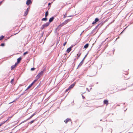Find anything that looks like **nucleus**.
I'll use <instances>...</instances> for the list:
<instances>
[{
  "label": "nucleus",
  "mask_w": 133,
  "mask_h": 133,
  "mask_svg": "<svg viewBox=\"0 0 133 133\" xmlns=\"http://www.w3.org/2000/svg\"><path fill=\"white\" fill-rule=\"evenodd\" d=\"M50 24V23L49 22H47L46 23L42 25V26L41 27V29H43L47 27Z\"/></svg>",
  "instance_id": "f257e3e1"
},
{
  "label": "nucleus",
  "mask_w": 133,
  "mask_h": 133,
  "mask_svg": "<svg viewBox=\"0 0 133 133\" xmlns=\"http://www.w3.org/2000/svg\"><path fill=\"white\" fill-rule=\"evenodd\" d=\"M64 25H65L64 24H63V23L60 24L56 28V29L55 30V31L56 32L57 31H58L62 26Z\"/></svg>",
  "instance_id": "f03ea898"
},
{
  "label": "nucleus",
  "mask_w": 133,
  "mask_h": 133,
  "mask_svg": "<svg viewBox=\"0 0 133 133\" xmlns=\"http://www.w3.org/2000/svg\"><path fill=\"white\" fill-rule=\"evenodd\" d=\"M44 69L43 70L41 71L39 73L38 75L36 76L37 77V78H39L40 77L42 76L44 72Z\"/></svg>",
  "instance_id": "7ed1b4c3"
},
{
  "label": "nucleus",
  "mask_w": 133,
  "mask_h": 133,
  "mask_svg": "<svg viewBox=\"0 0 133 133\" xmlns=\"http://www.w3.org/2000/svg\"><path fill=\"white\" fill-rule=\"evenodd\" d=\"M70 20V19H68L64 21L63 23L65 25L67 24Z\"/></svg>",
  "instance_id": "20e7f679"
},
{
  "label": "nucleus",
  "mask_w": 133,
  "mask_h": 133,
  "mask_svg": "<svg viewBox=\"0 0 133 133\" xmlns=\"http://www.w3.org/2000/svg\"><path fill=\"white\" fill-rule=\"evenodd\" d=\"M31 3V0H28L26 1V4L27 5H29Z\"/></svg>",
  "instance_id": "39448f33"
},
{
  "label": "nucleus",
  "mask_w": 133,
  "mask_h": 133,
  "mask_svg": "<svg viewBox=\"0 0 133 133\" xmlns=\"http://www.w3.org/2000/svg\"><path fill=\"white\" fill-rule=\"evenodd\" d=\"M28 11H29V9H28V8L26 9V10L25 11V13H24V16H26V15H27L28 12Z\"/></svg>",
  "instance_id": "423d86ee"
},
{
  "label": "nucleus",
  "mask_w": 133,
  "mask_h": 133,
  "mask_svg": "<svg viewBox=\"0 0 133 133\" xmlns=\"http://www.w3.org/2000/svg\"><path fill=\"white\" fill-rule=\"evenodd\" d=\"M36 113H35L34 114L32 115L29 118H28V119H27L26 121H25L24 122L28 120L31 119L32 117H33L36 114Z\"/></svg>",
  "instance_id": "0eeeda50"
},
{
  "label": "nucleus",
  "mask_w": 133,
  "mask_h": 133,
  "mask_svg": "<svg viewBox=\"0 0 133 133\" xmlns=\"http://www.w3.org/2000/svg\"><path fill=\"white\" fill-rule=\"evenodd\" d=\"M103 103L104 104L107 105L108 104V101L107 100H105L104 101Z\"/></svg>",
  "instance_id": "6e6552de"
},
{
  "label": "nucleus",
  "mask_w": 133,
  "mask_h": 133,
  "mask_svg": "<svg viewBox=\"0 0 133 133\" xmlns=\"http://www.w3.org/2000/svg\"><path fill=\"white\" fill-rule=\"evenodd\" d=\"M71 120V119L69 118H67L64 121V122L66 123L68 122L69 121Z\"/></svg>",
  "instance_id": "1a4fd4ad"
},
{
  "label": "nucleus",
  "mask_w": 133,
  "mask_h": 133,
  "mask_svg": "<svg viewBox=\"0 0 133 133\" xmlns=\"http://www.w3.org/2000/svg\"><path fill=\"white\" fill-rule=\"evenodd\" d=\"M54 19V18L53 17H52L51 18H50L49 20V22H51L52 21L53 19Z\"/></svg>",
  "instance_id": "9d476101"
},
{
  "label": "nucleus",
  "mask_w": 133,
  "mask_h": 133,
  "mask_svg": "<svg viewBox=\"0 0 133 133\" xmlns=\"http://www.w3.org/2000/svg\"><path fill=\"white\" fill-rule=\"evenodd\" d=\"M75 83H74L73 84L71 85L69 87V88L70 89H71L72 88H73L74 85H75Z\"/></svg>",
  "instance_id": "9b49d317"
},
{
  "label": "nucleus",
  "mask_w": 133,
  "mask_h": 133,
  "mask_svg": "<svg viewBox=\"0 0 133 133\" xmlns=\"http://www.w3.org/2000/svg\"><path fill=\"white\" fill-rule=\"evenodd\" d=\"M32 83H31L30 84L29 86L26 89L25 91L27 90L28 89L30 88L33 85Z\"/></svg>",
  "instance_id": "f8f14e48"
},
{
  "label": "nucleus",
  "mask_w": 133,
  "mask_h": 133,
  "mask_svg": "<svg viewBox=\"0 0 133 133\" xmlns=\"http://www.w3.org/2000/svg\"><path fill=\"white\" fill-rule=\"evenodd\" d=\"M21 59L22 58L21 57H20L19 58H18L17 59V63H19L21 60Z\"/></svg>",
  "instance_id": "ddd939ff"
},
{
  "label": "nucleus",
  "mask_w": 133,
  "mask_h": 133,
  "mask_svg": "<svg viewBox=\"0 0 133 133\" xmlns=\"http://www.w3.org/2000/svg\"><path fill=\"white\" fill-rule=\"evenodd\" d=\"M102 25V24H98L97 26H96L95 28V29H96L98 27H99L100 28L101 26Z\"/></svg>",
  "instance_id": "4468645a"
},
{
  "label": "nucleus",
  "mask_w": 133,
  "mask_h": 133,
  "mask_svg": "<svg viewBox=\"0 0 133 133\" xmlns=\"http://www.w3.org/2000/svg\"><path fill=\"white\" fill-rule=\"evenodd\" d=\"M71 50V47L69 48H68L67 49V51L68 52H70V51Z\"/></svg>",
  "instance_id": "2eb2a0df"
},
{
  "label": "nucleus",
  "mask_w": 133,
  "mask_h": 133,
  "mask_svg": "<svg viewBox=\"0 0 133 133\" xmlns=\"http://www.w3.org/2000/svg\"><path fill=\"white\" fill-rule=\"evenodd\" d=\"M88 46L89 44H87L84 46V48L86 49L88 47Z\"/></svg>",
  "instance_id": "dca6fc26"
},
{
  "label": "nucleus",
  "mask_w": 133,
  "mask_h": 133,
  "mask_svg": "<svg viewBox=\"0 0 133 133\" xmlns=\"http://www.w3.org/2000/svg\"><path fill=\"white\" fill-rule=\"evenodd\" d=\"M42 21H46L47 20V18L46 17L43 18L42 19Z\"/></svg>",
  "instance_id": "f3484780"
},
{
  "label": "nucleus",
  "mask_w": 133,
  "mask_h": 133,
  "mask_svg": "<svg viewBox=\"0 0 133 133\" xmlns=\"http://www.w3.org/2000/svg\"><path fill=\"white\" fill-rule=\"evenodd\" d=\"M36 79H35L34 81L32 83V84H33L38 79V78H37V77H36Z\"/></svg>",
  "instance_id": "a211bd4d"
},
{
  "label": "nucleus",
  "mask_w": 133,
  "mask_h": 133,
  "mask_svg": "<svg viewBox=\"0 0 133 133\" xmlns=\"http://www.w3.org/2000/svg\"><path fill=\"white\" fill-rule=\"evenodd\" d=\"M83 61H82L81 62V63H79V64L78 65V67H79V66H81L82 65V64L83 63Z\"/></svg>",
  "instance_id": "6ab92c4d"
},
{
  "label": "nucleus",
  "mask_w": 133,
  "mask_h": 133,
  "mask_svg": "<svg viewBox=\"0 0 133 133\" xmlns=\"http://www.w3.org/2000/svg\"><path fill=\"white\" fill-rule=\"evenodd\" d=\"M48 15V11H46V12L45 14V17H47V16Z\"/></svg>",
  "instance_id": "aec40b11"
},
{
  "label": "nucleus",
  "mask_w": 133,
  "mask_h": 133,
  "mask_svg": "<svg viewBox=\"0 0 133 133\" xmlns=\"http://www.w3.org/2000/svg\"><path fill=\"white\" fill-rule=\"evenodd\" d=\"M99 21V19L98 18H96L95 20V22H96Z\"/></svg>",
  "instance_id": "412c9836"
},
{
  "label": "nucleus",
  "mask_w": 133,
  "mask_h": 133,
  "mask_svg": "<svg viewBox=\"0 0 133 133\" xmlns=\"http://www.w3.org/2000/svg\"><path fill=\"white\" fill-rule=\"evenodd\" d=\"M4 37V36H2L0 37V41L2 39H3Z\"/></svg>",
  "instance_id": "4be33fe9"
},
{
  "label": "nucleus",
  "mask_w": 133,
  "mask_h": 133,
  "mask_svg": "<svg viewBox=\"0 0 133 133\" xmlns=\"http://www.w3.org/2000/svg\"><path fill=\"white\" fill-rule=\"evenodd\" d=\"M35 120H32V121H30L29 123L30 124H32V123L33 122H34L35 121Z\"/></svg>",
  "instance_id": "5701e85b"
},
{
  "label": "nucleus",
  "mask_w": 133,
  "mask_h": 133,
  "mask_svg": "<svg viewBox=\"0 0 133 133\" xmlns=\"http://www.w3.org/2000/svg\"><path fill=\"white\" fill-rule=\"evenodd\" d=\"M87 54L85 55V57H84L83 58V59L82 61H83L84 60V59H85V58L86 57H87Z\"/></svg>",
  "instance_id": "b1692460"
},
{
  "label": "nucleus",
  "mask_w": 133,
  "mask_h": 133,
  "mask_svg": "<svg viewBox=\"0 0 133 133\" xmlns=\"http://www.w3.org/2000/svg\"><path fill=\"white\" fill-rule=\"evenodd\" d=\"M15 65H14L11 66V69H13L15 67Z\"/></svg>",
  "instance_id": "393cba45"
},
{
  "label": "nucleus",
  "mask_w": 133,
  "mask_h": 133,
  "mask_svg": "<svg viewBox=\"0 0 133 133\" xmlns=\"http://www.w3.org/2000/svg\"><path fill=\"white\" fill-rule=\"evenodd\" d=\"M28 51H26L25 52H24L23 54V55H25L26 54H27L28 53Z\"/></svg>",
  "instance_id": "a878e982"
},
{
  "label": "nucleus",
  "mask_w": 133,
  "mask_h": 133,
  "mask_svg": "<svg viewBox=\"0 0 133 133\" xmlns=\"http://www.w3.org/2000/svg\"><path fill=\"white\" fill-rule=\"evenodd\" d=\"M7 121V120H6V121H4V122H2V123H1V124L3 125V124H4Z\"/></svg>",
  "instance_id": "bb28decb"
},
{
  "label": "nucleus",
  "mask_w": 133,
  "mask_h": 133,
  "mask_svg": "<svg viewBox=\"0 0 133 133\" xmlns=\"http://www.w3.org/2000/svg\"><path fill=\"white\" fill-rule=\"evenodd\" d=\"M91 89H92V87H90V90H89V89H88V88H87V90H88V91H89V92L90 91V90Z\"/></svg>",
  "instance_id": "cd10ccee"
},
{
  "label": "nucleus",
  "mask_w": 133,
  "mask_h": 133,
  "mask_svg": "<svg viewBox=\"0 0 133 133\" xmlns=\"http://www.w3.org/2000/svg\"><path fill=\"white\" fill-rule=\"evenodd\" d=\"M70 89L69 88L68 89H66L65 90V92H67Z\"/></svg>",
  "instance_id": "c85d7f7f"
},
{
  "label": "nucleus",
  "mask_w": 133,
  "mask_h": 133,
  "mask_svg": "<svg viewBox=\"0 0 133 133\" xmlns=\"http://www.w3.org/2000/svg\"><path fill=\"white\" fill-rule=\"evenodd\" d=\"M66 14L65 15H63L64 18H65L66 17Z\"/></svg>",
  "instance_id": "c756f323"
},
{
  "label": "nucleus",
  "mask_w": 133,
  "mask_h": 133,
  "mask_svg": "<svg viewBox=\"0 0 133 133\" xmlns=\"http://www.w3.org/2000/svg\"><path fill=\"white\" fill-rule=\"evenodd\" d=\"M66 42H65L63 44V46H65V45L66 44Z\"/></svg>",
  "instance_id": "7c9ffc66"
},
{
  "label": "nucleus",
  "mask_w": 133,
  "mask_h": 133,
  "mask_svg": "<svg viewBox=\"0 0 133 133\" xmlns=\"http://www.w3.org/2000/svg\"><path fill=\"white\" fill-rule=\"evenodd\" d=\"M35 68H32L31 69V70L32 71H33L35 69Z\"/></svg>",
  "instance_id": "2f4dec72"
},
{
  "label": "nucleus",
  "mask_w": 133,
  "mask_h": 133,
  "mask_svg": "<svg viewBox=\"0 0 133 133\" xmlns=\"http://www.w3.org/2000/svg\"><path fill=\"white\" fill-rule=\"evenodd\" d=\"M14 81V79H12V80L11 81V83H12V82H13Z\"/></svg>",
  "instance_id": "473e14b6"
},
{
  "label": "nucleus",
  "mask_w": 133,
  "mask_h": 133,
  "mask_svg": "<svg viewBox=\"0 0 133 133\" xmlns=\"http://www.w3.org/2000/svg\"><path fill=\"white\" fill-rule=\"evenodd\" d=\"M4 43H2L1 45L2 46H3L4 45Z\"/></svg>",
  "instance_id": "72a5a7b5"
},
{
  "label": "nucleus",
  "mask_w": 133,
  "mask_h": 133,
  "mask_svg": "<svg viewBox=\"0 0 133 133\" xmlns=\"http://www.w3.org/2000/svg\"><path fill=\"white\" fill-rule=\"evenodd\" d=\"M18 63H17V62L16 63H15V65H15V66L18 64Z\"/></svg>",
  "instance_id": "f704fd0d"
},
{
  "label": "nucleus",
  "mask_w": 133,
  "mask_h": 133,
  "mask_svg": "<svg viewBox=\"0 0 133 133\" xmlns=\"http://www.w3.org/2000/svg\"><path fill=\"white\" fill-rule=\"evenodd\" d=\"M15 100H14L13 101H12V102L10 103H9V104H11V103H12L15 102Z\"/></svg>",
  "instance_id": "c9c22d12"
},
{
  "label": "nucleus",
  "mask_w": 133,
  "mask_h": 133,
  "mask_svg": "<svg viewBox=\"0 0 133 133\" xmlns=\"http://www.w3.org/2000/svg\"><path fill=\"white\" fill-rule=\"evenodd\" d=\"M96 23V22H95V21H94L92 23V24H95V23Z\"/></svg>",
  "instance_id": "e433bc0d"
},
{
  "label": "nucleus",
  "mask_w": 133,
  "mask_h": 133,
  "mask_svg": "<svg viewBox=\"0 0 133 133\" xmlns=\"http://www.w3.org/2000/svg\"><path fill=\"white\" fill-rule=\"evenodd\" d=\"M80 55H78V54H77V56L78 57H79V56Z\"/></svg>",
  "instance_id": "4c0bfd02"
},
{
  "label": "nucleus",
  "mask_w": 133,
  "mask_h": 133,
  "mask_svg": "<svg viewBox=\"0 0 133 133\" xmlns=\"http://www.w3.org/2000/svg\"><path fill=\"white\" fill-rule=\"evenodd\" d=\"M82 95V97L83 98V99H84V98H85V97H84L83 96V95Z\"/></svg>",
  "instance_id": "58836bf2"
},
{
  "label": "nucleus",
  "mask_w": 133,
  "mask_h": 133,
  "mask_svg": "<svg viewBox=\"0 0 133 133\" xmlns=\"http://www.w3.org/2000/svg\"><path fill=\"white\" fill-rule=\"evenodd\" d=\"M2 2H3L2 1H1V2H0V4H2Z\"/></svg>",
  "instance_id": "ea45409f"
},
{
  "label": "nucleus",
  "mask_w": 133,
  "mask_h": 133,
  "mask_svg": "<svg viewBox=\"0 0 133 133\" xmlns=\"http://www.w3.org/2000/svg\"><path fill=\"white\" fill-rule=\"evenodd\" d=\"M58 41H57V44H58Z\"/></svg>",
  "instance_id": "a19ab883"
},
{
  "label": "nucleus",
  "mask_w": 133,
  "mask_h": 133,
  "mask_svg": "<svg viewBox=\"0 0 133 133\" xmlns=\"http://www.w3.org/2000/svg\"><path fill=\"white\" fill-rule=\"evenodd\" d=\"M50 4H51V3H48V5H50Z\"/></svg>",
  "instance_id": "79ce46f5"
},
{
  "label": "nucleus",
  "mask_w": 133,
  "mask_h": 133,
  "mask_svg": "<svg viewBox=\"0 0 133 133\" xmlns=\"http://www.w3.org/2000/svg\"><path fill=\"white\" fill-rule=\"evenodd\" d=\"M2 125L1 124V123L0 124V127L1 126V125Z\"/></svg>",
  "instance_id": "37998d69"
},
{
  "label": "nucleus",
  "mask_w": 133,
  "mask_h": 133,
  "mask_svg": "<svg viewBox=\"0 0 133 133\" xmlns=\"http://www.w3.org/2000/svg\"><path fill=\"white\" fill-rule=\"evenodd\" d=\"M71 16H72L71 15V16H68V17H71Z\"/></svg>",
  "instance_id": "c03bdc74"
},
{
  "label": "nucleus",
  "mask_w": 133,
  "mask_h": 133,
  "mask_svg": "<svg viewBox=\"0 0 133 133\" xmlns=\"http://www.w3.org/2000/svg\"><path fill=\"white\" fill-rule=\"evenodd\" d=\"M124 30H123V31H122V32L120 34H122L123 31Z\"/></svg>",
  "instance_id": "a18cd8bd"
},
{
  "label": "nucleus",
  "mask_w": 133,
  "mask_h": 133,
  "mask_svg": "<svg viewBox=\"0 0 133 133\" xmlns=\"http://www.w3.org/2000/svg\"><path fill=\"white\" fill-rule=\"evenodd\" d=\"M82 33H81V34L80 35V36H81L82 35Z\"/></svg>",
  "instance_id": "49530a36"
},
{
  "label": "nucleus",
  "mask_w": 133,
  "mask_h": 133,
  "mask_svg": "<svg viewBox=\"0 0 133 133\" xmlns=\"http://www.w3.org/2000/svg\"><path fill=\"white\" fill-rule=\"evenodd\" d=\"M84 31H83L82 32V33H83Z\"/></svg>",
  "instance_id": "de8ad7c7"
},
{
  "label": "nucleus",
  "mask_w": 133,
  "mask_h": 133,
  "mask_svg": "<svg viewBox=\"0 0 133 133\" xmlns=\"http://www.w3.org/2000/svg\"><path fill=\"white\" fill-rule=\"evenodd\" d=\"M97 83H97H97H96V84H97Z\"/></svg>",
  "instance_id": "09e8293b"
},
{
  "label": "nucleus",
  "mask_w": 133,
  "mask_h": 133,
  "mask_svg": "<svg viewBox=\"0 0 133 133\" xmlns=\"http://www.w3.org/2000/svg\"><path fill=\"white\" fill-rule=\"evenodd\" d=\"M4 1V0H3V1Z\"/></svg>",
  "instance_id": "8fccbe9b"
}]
</instances>
